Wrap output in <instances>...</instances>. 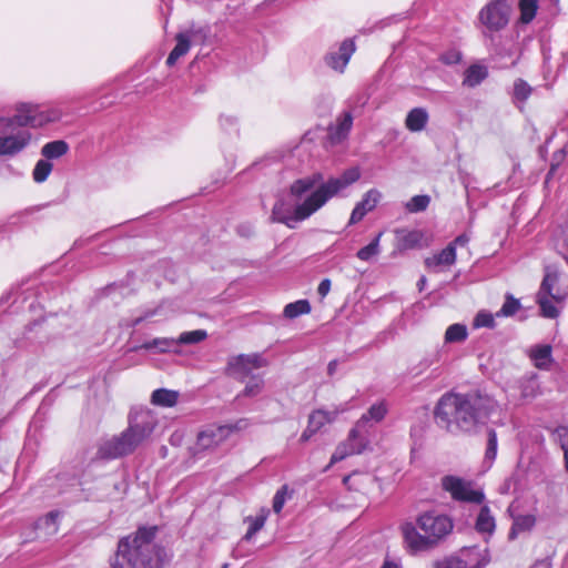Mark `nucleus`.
I'll return each mask as SVG.
<instances>
[{
    "label": "nucleus",
    "instance_id": "obj_1",
    "mask_svg": "<svg viewBox=\"0 0 568 568\" xmlns=\"http://www.w3.org/2000/svg\"><path fill=\"white\" fill-rule=\"evenodd\" d=\"M361 172L357 168L345 170L337 178L323 181L321 173L295 180L290 186V194L300 200L305 193L311 192L302 203L293 205L284 197H278L274 203L270 216L271 222L282 223L288 229H295L297 223L305 221L328 200L338 195L343 190L358 181Z\"/></svg>",
    "mask_w": 568,
    "mask_h": 568
},
{
    "label": "nucleus",
    "instance_id": "obj_2",
    "mask_svg": "<svg viewBox=\"0 0 568 568\" xmlns=\"http://www.w3.org/2000/svg\"><path fill=\"white\" fill-rule=\"evenodd\" d=\"M493 397L481 390L445 393L434 408L436 425L453 435L475 434L495 409Z\"/></svg>",
    "mask_w": 568,
    "mask_h": 568
},
{
    "label": "nucleus",
    "instance_id": "obj_3",
    "mask_svg": "<svg viewBox=\"0 0 568 568\" xmlns=\"http://www.w3.org/2000/svg\"><path fill=\"white\" fill-rule=\"evenodd\" d=\"M158 526H141L128 536L119 539L112 568H164L172 554L159 544H154Z\"/></svg>",
    "mask_w": 568,
    "mask_h": 568
},
{
    "label": "nucleus",
    "instance_id": "obj_4",
    "mask_svg": "<svg viewBox=\"0 0 568 568\" xmlns=\"http://www.w3.org/2000/svg\"><path fill=\"white\" fill-rule=\"evenodd\" d=\"M404 546L409 555L416 556L437 548L453 531V519L436 510L419 514L416 523H405L400 527Z\"/></svg>",
    "mask_w": 568,
    "mask_h": 568
},
{
    "label": "nucleus",
    "instance_id": "obj_5",
    "mask_svg": "<svg viewBox=\"0 0 568 568\" xmlns=\"http://www.w3.org/2000/svg\"><path fill=\"white\" fill-rule=\"evenodd\" d=\"M14 110L12 116H0V142H29L33 138L31 129L60 118L59 111L29 102L18 103Z\"/></svg>",
    "mask_w": 568,
    "mask_h": 568
},
{
    "label": "nucleus",
    "instance_id": "obj_6",
    "mask_svg": "<svg viewBox=\"0 0 568 568\" xmlns=\"http://www.w3.org/2000/svg\"><path fill=\"white\" fill-rule=\"evenodd\" d=\"M153 429L154 425L148 416L130 418L125 430L99 444L94 459L111 460L132 454Z\"/></svg>",
    "mask_w": 568,
    "mask_h": 568
},
{
    "label": "nucleus",
    "instance_id": "obj_7",
    "mask_svg": "<svg viewBox=\"0 0 568 568\" xmlns=\"http://www.w3.org/2000/svg\"><path fill=\"white\" fill-rule=\"evenodd\" d=\"M490 561L488 550L478 547L463 548L456 554L436 559L432 568H485Z\"/></svg>",
    "mask_w": 568,
    "mask_h": 568
},
{
    "label": "nucleus",
    "instance_id": "obj_8",
    "mask_svg": "<svg viewBox=\"0 0 568 568\" xmlns=\"http://www.w3.org/2000/svg\"><path fill=\"white\" fill-rule=\"evenodd\" d=\"M513 8L511 0H490L478 13V20L485 28L484 33H494L507 27Z\"/></svg>",
    "mask_w": 568,
    "mask_h": 568
},
{
    "label": "nucleus",
    "instance_id": "obj_9",
    "mask_svg": "<svg viewBox=\"0 0 568 568\" xmlns=\"http://www.w3.org/2000/svg\"><path fill=\"white\" fill-rule=\"evenodd\" d=\"M443 490L449 493L450 497L456 501L473 503L480 505L485 500V495L481 490H474L471 483L454 476L445 475L440 479Z\"/></svg>",
    "mask_w": 568,
    "mask_h": 568
},
{
    "label": "nucleus",
    "instance_id": "obj_10",
    "mask_svg": "<svg viewBox=\"0 0 568 568\" xmlns=\"http://www.w3.org/2000/svg\"><path fill=\"white\" fill-rule=\"evenodd\" d=\"M352 125L353 118L346 112L336 120V123L329 128L328 132L323 128L310 130L304 134L302 142H314L326 138H329V142H341L347 138Z\"/></svg>",
    "mask_w": 568,
    "mask_h": 568
},
{
    "label": "nucleus",
    "instance_id": "obj_11",
    "mask_svg": "<svg viewBox=\"0 0 568 568\" xmlns=\"http://www.w3.org/2000/svg\"><path fill=\"white\" fill-rule=\"evenodd\" d=\"M356 50L353 39H345L342 41L337 49H332L324 57V61L332 70L344 73L352 55Z\"/></svg>",
    "mask_w": 568,
    "mask_h": 568
},
{
    "label": "nucleus",
    "instance_id": "obj_12",
    "mask_svg": "<svg viewBox=\"0 0 568 568\" xmlns=\"http://www.w3.org/2000/svg\"><path fill=\"white\" fill-rule=\"evenodd\" d=\"M558 282V268L554 265H546L544 267V278L537 294L549 295L554 302L562 303L567 297V293H560L559 290H555Z\"/></svg>",
    "mask_w": 568,
    "mask_h": 568
},
{
    "label": "nucleus",
    "instance_id": "obj_13",
    "mask_svg": "<svg viewBox=\"0 0 568 568\" xmlns=\"http://www.w3.org/2000/svg\"><path fill=\"white\" fill-rule=\"evenodd\" d=\"M382 199V193L376 189L368 190L362 201H359L352 211L348 224L353 225L361 222L364 216L372 212Z\"/></svg>",
    "mask_w": 568,
    "mask_h": 568
},
{
    "label": "nucleus",
    "instance_id": "obj_14",
    "mask_svg": "<svg viewBox=\"0 0 568 568\" xmlns=\"http://www.w3.org/2000/svg\"><path fill=\"white\" fill-rule=\"evenodd\" d=\"M202 32H203L202 29H199V30L189 29L184 32H180L179 34H176V44H175L174 49L171 51V53L169 54V57L166 59V64L169 67H172L178 62V60L181 57L185 55L191 48V42L193 40H195Z\"/></svg>",
    "mask_w": 568,
    "mask_h": 568
},
{
    "label": "nucleus",
    "instance_id": "obj_15",
    "mask_svg": "<svg viewBox=\"0 0 568 568\" xmlns=\"http://www.w3.org/2000/svg\"><path fill=\"white\" fill-rule=\"evenodd\" d=\"M227 439L223 425H210L197 434L196 446L204 450L219 446Z\"/></svg>",
    "mask_w": 568,
    "mask_h": 568
},
{
    "label": "nucleus",
    "instance_id": "obj_16",
    "mask_svg": "<svg viewBox=\"0 0 568 568\" xmlns=\"http://www.w3.org/2000/svg\"><path fill=\"white\" fill-rule=\"evenodd\" d=\"M366 427L367 415H363L348 433L346 442L351 444L354 454H362L369 445Z\"/></svg>",
    "mask_w": 568,
    "mask_h": 568
},
{
    "label": "nucleus",
    "instance_id": "obj_17",
    "mask_svg": "<svg viewBox=\"0 0 568 568\" xmlns=\"http://www.w3.org/2000/svg\"><path fill=\"white\" fill-rule=\"evenodd\" d=\"M251 373L252 369L248 363H246V355L244 354L231 357L225 367V374L227 376H231L241 382L248 377Z\"/></svg>",
    "mask_w": 568,
    "mask_h": 568
},
{
    "label": "nucleus",
    "instance_id": "obj_18",
    "mask_svg": "<svg viewBox=\"0 0 568 568\" xmlns=\"http://www.w3.org/2000/svg\"><path fill=\"white\" fill-rule=\"evenodd\" d=\"M456 262V252L453 245H447L439 253L425 258V266L437 271L440 266H452Z\"/></svg>",
    "mask_w": 568,
    "mask_h": 568
},
{
    "label": "nucleus",
    "instance_id": "obj_19",
    "mask_svg": "<svg viewBox=\"0 0 568 568\" xmlns=\"http://www.w3.org/2000/svg\"><path fill=\"white\" fill-rule=\"evenodd\" d=\"M488 75V70L483 64H471L464 72L463 85L467 88H475L479 85Z\"/></svg>",
    "mask_w": 568,
    "mask_h": 568
},
{
    "label": "nucleus",
    "instance_id": "obj_20",
    "mask_svg": "<svg viewBox=\"0 0 568 568\" xmlns=\"http://www.w3.org/2000/svg\"><path fill=\"white\" fill-rule=\"evenodd\" d=\"M396 247L400 251L412 250L420 244L423 234L419 231H396Z\"/></svg>",
    "mask_w": 568,
    "mask_h": 568
},
{
    "label": "nucleus",
    "instance_id": "obj_21",
    "mask_svg": "<svg viewBox=\"0 0 568 568\" xmlns=\"http://www.w3.org/2000/svg\"><path fill=\"white\" fill-rule=\"evenodd\" d=\"M179 392L166 389V388H159L155 389L151 395V403L154 406L160 407H173L176 405L179 400Z\"/></svg>",
    "mask_w": 568,
    "mask_h": 568
},
{
    "label": "nucleus",
    "instance_id": "obj_22",
    "mask_svg": "<svg viewBox=\"0 0 568 568\" xmlns=\"http://www.w3.org/2000/svg\"><path fill=\"white\" fill-rule=\"evenodd\" d=\"M496 527L495 518L491 515L490 508L485 505L480 508L476 523L475 528L480 534H493Z\"/></svg>",
    "mask_w": 568,
    "mask_h": 568
},
{
    "label": "nucleus",
    "instance_id": "obj_23",
    "mask_svg": "<svg viewBox=\"0 0 568 568\" xmlns=\"http://www.w3.org/2000/svg\"><path fill=\"white\" fill-rule=\"evenodd\" d=\"M535 524L536 517L532 515H519L515 517L508 534V539L514 540L520 532L530 531Z\"/></svg>",
    "mask_w": 568,
    "mask_h": 568
},
{
    "label": "nucleus",
    "instance_id": "obj_24",
    "mask_svg": "<svg viewBox=\"0 0 568 568\" xmlns=\"http://www.w3.org/2000/svg\"><path fill=\"white\" fill-rule=\"evenodd\" d=\"M536 302L539 306L540 315L545 318H557L560 314L559 308L552 303L549 295L536 294Z\"/></svg>",
    "mask_w": 568,
    "mask_h": 568
},
{
    "label": "nucleus",
    "instance_id": "obj_25",
    "mask_svg": "<svg viewBox=\"0 0 568 568\" xmlns=\"http://www.w3.org/2000/svg\"><path fill=\"white\" fill-rule=\"evenodd\" d=\"M427 120L428 114L426 110L416 108L408 113L406 118V125L410 131H419L425 126Z\"/></svg>",
    "mask_w": 568,
    "mask_h": 568
},
{
    "label": "nucleus",
    "instance_id": "obj_26",
    "mask_svg": "<svg viewBox=\"0 0 568 568\" xmlns=\"http://www.w3.org/2000/svg\"><path fill=\"white\" fill-rule=\"evenodd\" d=\"M312 307L307 300H298L293 303H288L283 311V315L286 318L293 320L300 315L308 314Z\"/></svg>",
    "mask_w": 568,
    "mask_h": 568
},
{
    "label": "nucleus",
    "instance_id": "obj_27",
    "mask_svg": "<svg viewBox=\"0 0 568 568\" xmlns=\"http://www.w3.org/2000/svg\"><path fill=\"white\" fill-rule=\"evenodd\" d=\"M551 346L538 345L531 352V357L535 361L536 367L542 369L547 368L551 362Z\"/></svg>",
    "mask_w": 568,
    "mask_h": 568
},
{
    "label": "nucleus",
    "instance_id": "obj_28",
    "mask_svg": "<svg viewBox=\"0 0 568 568\" xmlns=\"http://www.w3.org/2000/svg\"><path fill=\"white\" fill-rule=\"evenodd\" d=\"M468 336L467 327L464 324H453L448 326L445 332V342L446 343H460L464 342Z\"/></svg>",
    "mask_w": 568,
    "mask_h": 568
},
{
    "label": "nucleus",
    "instance_id": "obj_29",
    "mask_svg": "<svg viewBox=\"0 0 568 568\" xmlns=\"http://www.w3.org/2000/svg\"><path fill=\"white\" fill-rule=\"evenodd\" d=\"M539 8V0H519L520 21L529 23L534 20Z\"/></svg>",
    "mask_w": 568,
    "mask_h": 568
},
{
    "label": "nucleus",
    "instance_id": "obj_30",
    "mask_svg": "<svg viewBox=\"0 0 568 568\" xmlns=\"http://www.w3.org/2000/svg\"><path fill=\"white\" fill-rule=\"evenodd\" d=\"M207 333L205 329H195L191 332H183L176 338L178 346L179 345H193L203 342L206 339Z\"/></svg>",
    "mask_w": 568,
    "mask_h": 568
},
{
    "label": "nucleus",
    "instance_id": "obj_31",
    "mask_svg": "<svg viewBox=\"0 0 568 568\" xmlns=\"http://www.w3.org/2000/svg\"><path fill=\"white\" fill-rule=\"evenodd\" d=\"M69 150V144H44L41 150V155L47 161L51 162L52 160L59 159L67 154Z\"/></svg>",
    "mask_w": 568,
    "mask_h": 568
},
{
    "label": "nucleus",
    "instance_id": "obj_32",
    "mask_svg": "<svg viewBox=\"0 0 568 568\" xmlns=\"http://www.w3.org/2000/svg\"><path fill=\"white\" fill-rule=\"evenodd\" d=\"M176 346H178V342L174 338H154L150 342L144 343L141 346V348L158 349L160 353H165Z\"/></svg>",
    "mask_w": 568,
    "mask_h": 568
},
{
    "label": "nucleus",
    "instance_id": "obj_33",
    "mask_svg": "<svg viewBox=\"0 0 568 568\" xmlns=\"http://www.w3.org/2000/svg\"><path fill=\"white\" fill-rule=\"evenodd\" d=\"M497 433L494 428L487 429V447L485 452V463H488L489 466L494 463L497 456Z\"/></svg>",
    "mask_w": 568,
    "mask_h": 568
},
{
    "label": "nucleus",
    "instance_id": "obj_34",
    "mask_svg": "<svg viewBox=\"0 0 568 568\" xmlns=\"http://www.w3.org/2000/svg\"><path fill=\"white\" fill-rule=\"evenodd\" d=\"M52 168H53L52 163L47 161L45 159L39 160L33 169V172H32L33 180L37 183L44 182L48 179L49 174L51 173Z\"/></svg>",
    "mask_w": 568,
    "mask_h": 568
},
{
    "label": "nucleus",
    "instance_id": "obj_35",
    "mask_svg": "<svg viewBox=\"0 0 568 568\" xmlns=\"http://www.w3.org/2000/svg\"><path fill=\"white\" fill-rule=\"evenodd\" d=\"M521 307L519 300L515 298L511 294H506L505 302L501 308L496 313V316H513Z\"/></svg>",
    "mask_w": 568,
    "mask_h": 568
},
{
    "label": "nucleus",
    "instance_id": "obj_36",
    "mask_svg": "<svg viewBox=\"0 0 568 568\" xmlns=\"http://www.w3.org/2000/svg\"><path fill=\"white\" fill-rule=\"evenodd\" d=\"M382 233H378L375 239L357 251L356 256L362 261H369L373 256H376L379 253V239Z\"/></svg>",
    "mask_w": 568,
    "mask_h": 568
},
{
    "label": "nucleus",
    "instance_id": "obj_37",
    "mask_svg": "<svg viewBox=\"0 0 568 568\" xmlns=\"http://www.w3.org/2000/svg\"><path fill=\"white\" fill-rule=\"evenodd\" d=\"M429 203V195H415L406 203L405 207L410 213H418L425 211L428 207Z\"/></svg>",
    "mask_w": 568,
    "mask_h": 568
},
{
    "label": "nucleus",
    "instance_id": "obj_38",
    "mask_svg": "<svg viewBox=\"0 0 568 568\" xmlns=\"http://www.w3.org/2000/svg\"><path fill=\"white\" fill-rule=\"evenodd\" d=\"M331 418L328 413L324 410H315L308 416L307 425L313 428L316 433L326 424L329 423Z\"/></svg>",
    "mask_w": 568,
    "mask_h": 568
},
{
    "label": "nucleus",
    "instance_id": "obj_39",
    "mask_svg": "<svg viewBox=\"0 0 568 568\" xmlns=\"http://www.w3.org/2000/svg\"><path fill=\"white\" fill-rule=\"evenodd\" d=\"M246 521L250 523V527L245 534V536L243 537L244 540H250L257 531H260L265 521H266V514H262V515H258V516H255V517H247L246 518Z\"/></svg>",
    "mask_w": 568,
    "mask_h": 568
},
{
    "label": "nucleus",
    "instance_id": "obj_40",
    "mask_svg": "<svg viewBox=\"0 0 568 568\" xmlns=\"http://www.w3.org/2000/svg\"><path fill=\"white\" fill-rule=\"evenodd\" d=\"M263 387L264 381L260 376H252L243 390V396L254 397L262 392Z\"/></svg>",
    "mask_w": 568,
    "mask_h": 568
},
{
    "label": "nucleus",
    "instance_id": "obj_41",
    "mask_svg": "<svg viewBox=\"0 0 568 568\" xmlns=\"http://www.w3.org/2000/svg\"><path fill=\"white\" fill-rule=\"evenodd\" d=\"M349 445L351 444L347 443L346 440L341 443L333 453L329 465H334L338 462H342L346 457L354 455V449H352Z\"/></svg>",
    "mask_w": 568,
    "mask_h": 568
},
{
    "label": "nucleus",
    "instance_id": "obj_42",
    "mask_svg": "<svg viewBox=\"0 0 568 568\" xmlns=\"http://www.w3.org/2000/svg\"><path fill=\"white\" fill-rule=\"evenodd\" d=\"M496 325L494 316L491 313L486 311H480L476 314L473 326L475 328L479 327H487V328H494Z\"/></svg>",
    "mask_w": 568,
    "mask_h": 568
},
{
    "label": "nucleus",
    "instance_id": "obj_43",
    "mask_svg": "<svg viewBox=\"0 0 568 568\" xmlns=\"http://www.w3.org/2000/svg\"><path fill=\"white\" fill-rule=\"evenodd\" d=\"M237 118L234 114L221 113L219 116V125L225 132L237 131Z\"/></svg>",
    "mask_w": 568,
    "mask_h": 568
},
{
    "label": "nucleus",
    "instance_id": "obj_44",
    "mask_svg": "<svg viewBox=\"0 0 568 568\" xmlns=\"http://www.w3.org/2000/svg\"><path fill=\"white\" fill-rule=\"evenodd\" d=\"M531 93V87L524 80L518 79L514 84V97L519 101H525Z\"/></svg>",
    "mask_w": 568,
    "mask_h": 568
},
{
    "label": "nucleus",
    "instance_id": "obj_45",
    "mask_svg": "<svg viewBox=\"0 0 568 568\" xmlns=\"http://www.w3.org/2000/svg\"><path fill=\"white\" fill-rule=\"evenodd\" d=\"M387 413V409L383 403L374 404L369 407L367 413V423L369 420H375L376 423L381 422Z\"/></svg>",
    "mask_w": 568,
    "mask_h": 568
},
{
    "label": "nucleus",
    "instance_id": "obj_46",
    "mask_svg": "<svg viewBox=\"0 0 568 568\" xmlns=\"http://www.w3.org/2000/svg\"><path fill=\"white\" fill-rule=\"evenodd\" d=\"M566 158V150L565 148L556 151L554 154H552V159H551V162H550V169L546 175V183L551 179V176L555 174L556 170L559 168V165L561 164V162L565 160Z\"/></svg>",
    "mask_w": 568,
    "mask_h": 568
},
{
    "label": "nucleus",
    "instance_id": "obj_47",
    "mask_svg": "<svg viewBox=\"0 0 568 568\" xmlns=\"http://www.w3.org/2000/svg\"><path fill=\"white\" fill-rule=\"evenodd\" d=\"M439 60L447 65L457 64L462 60V52L455 48L448 49L440 54Z\"/></svg>",
    "mask_w": 568,
    "mask_h": 568
},
{
    "label": "nucleus",
    "instance_id": "obj_48",
    "mask_svg": "<svg viewBox=\"0 0 568 568\" xmlns=\"http://www.w3.org/2000/svg\"><path fill=\"white\" fill-rule=\"evenodd\" d=\"M287 485H283L275 494L273 498V510L276 514H280L284 507L286 495H287Z\"/></svg>",
    "mask_w": 568,
    "mask_h": 568
},
{
    "label": "nucleus",
    "instance_id": "obj_49",
    "mask_svg": "<svg viewBox=\"0 0 568 568\" xmlns=\"http://www.w3.org/2000/svg\"><path fill=\"white\" fill-rule=\"evenodd\" d=\"M248 426L250 420L247 418H240L234 423L223 425L224 429L226 430L227 438L230 437L231 434L244 430Z\"/></svg>",
    "mask_w": 568,
    "mask_h": 568
},
{
    "label": "nucleus",
    "instance_id": "obj_50",
    "mask_svg": "<svg viewBox=\"0 0 568 568\" xmlns=\"http://www.w3.org/2000/svg\"><path fill=\"white\" fill-rule=\"evenodd\" d=\"M246 363H248L251 369H253V368H262V367H266L268 365L267 359L264 358L260 354L246 355Z\"/></svg>",
    "mask_w": 568,
    "mask_h": 568
},
{
    "label": "nucleus",
    "instance_id": "obj_51",
    "mask_svg": "<svg viewBox=\"0 0 568 568\" xmlns=\"http://www.w3.org/2000/svg\"><path fill=\"white\" fill-rule=\"evenodd\" d=\"M27 144H0V156H13Z\"/></svg>",
    "mask_w": 568,
    "mask_h": 568
},
{
    "label": "nucleus",
    "instance_id": "obj_52",
    "mask_svg": "<svg viewBox=\"0 0 568 568\" xmlns=\"http://www.w3.org/2000/svg\"><path fill=\"white\" fill-rule=\"evenodd\" d=\"M558 3L559 0H539V8L549 14H555L558 11Z\"/></svg>",
    "mask_w": 568,
    "mask_h": 568
},
{
    "label": "nucleus",
    "instance_id": "obj_53",
    "mask_svg": "<svg viewBox=\"0 0 568 568\" xmlns=\"http://www.w3.org/2000/svg\"><path fill=\"white\" fill-rule=\"evenodd\" d=\"M329 290H331V281L328 278L322 280L317 287V293L322 297H325L328 294Z\"/></svg>",
    "mask_w": 568,
    "mask_h": 568
},
{
    "label": "nucleus",
    "instance_id": "obj_54",
    "mask_svg": "<svg viewBox=\"0 0 568 568\" xmlns=\"http://www.w3.org/2000/svg\"><path fill=\"white\" fill-rule=\"evenodd\" d=\"M156 313V310H152V311H148L145 312L142 316H139L136 318H134L130 326L131 327H136L138 325H140L143 321H145L146 318L153 316L154 314Z\"/></svg>",
    "mask_w": 568,
    "mask_h": 568
},
{
    "label": "nucleus",
    "instance_id": "obj_55",
    "mask_svg": "<svg viewBox=\"0 0 568 568\" xmlns=\"http://www.w3.org/2000/svg\"><path fill=\"white\" fill-rule=\"evenodd\" d=\"M237 234L243 237H250L253 234V227L250 224H241L236 229Z\"/></svg>",
    "mask_w": 568,
    "mask_h": 568
},
{
    "label": "nucleus",
    "instance_id": "obj_56",
    "mask_svg": "<svg viewBox=\"0 0 568 568\" xmlns=\"http://www.w3.org/2000/svg\"><path fill=\"white\" fill-rule=\"evenodd\" d=\"M469 242V236L465 233L458 235L453 242H450L448 245H453L456 250V246H464Z\"/></svg>",
    "mask_w": 568,
    "mask_h": 568
},
{
    "label": "nucleus",
    "instance_id": "obj_57",
    "mask_svg": "<svg viewBox=\"0 0 568 568\" xmlns=\"http://www.w3.org/2000/svg\"><path fill=\"white\" fill-rule=\"evenodd\" d=\"M315 434H316V432L307 425V427L302 433L300 440L302 443H306Z\"/></svg>",
    "mask_w": 568,
    "mask_h": 568
},
{
    "label": "nucleus",
    "instance_id": "obj_58",
    "mask_svg": "<svg viewBox=\"0 0 568 568\" xmlns=\"http://www.w3.org/2000/svg\"><path fill=\"white\" fill-rule=\"evenodd\" d=\"M561 448L564 450L565 468L568 473V436L567 439L561 443Z\"/></svg>",
    "mask_w": 568,
    "mask_h": 568
},
{
    "label": "nucleus",
    "instance_id": "obj_59",
    "mask_svg": "<svg viewBox=\"0 0 568 568\" xmlns=\"http://www.w3.org/2000/svg\"><path fill=\"white\" fill-rule=\"evenodd\" d=\"M337 366H338V361L337 359H333V361H331L328 363V365H327V374H328V376H333L336 373Z\"/></svg>",
    "mask_w": 568,
    "mask_h": 568
},
{
    "label": "nucleus",
    "instance_id": "obj_60",
    "mask_svg": "<svg viewBox=\"0 0 568 568\" xmlns=\"http://www.w3.org/2000/svg\"><path fill=\"white\" fill-rule=\"evenodd\" d=\"M43 323V320H36L32 323L26 326L24 334L27 335L29 332H32L34 327L40 326Z\"/></svg>",
    "mask_w": 568,
    "mask_h": 568
},
{
    "label": "nucleus",
    "instance_id": "obj_61",
    "mask_svg": "<svg viewBox=\"0 0 568 568\" xmlns=\"http://www.w3.org/2000/svg\"><path fill=\"white\" fill-rule=\"evenodd\" d=\"M382 568H400V566L394 561L385 560Z\"/></svg>",
    "mask_w": 568,
    "mask_h": 568
},
{
    "label": "nucleus",
    "instance_id": "obj_62",
    "mask_svg": "<svg viewBox=\"0 0 568 568\" xmlns=\"http://www.w3.org/2000/svg\"><path fill=\"white\" fill-rule=\"evenodd\" d=\"M530 568H549V564L545 560H539Z\"/></svg>",
    "mask_w": 568,
    "mask_h": 568
},
{
    "label": "nucleus",
    "instance_id": "obj_63",
    "mask_svg": "<svg viewBox=\"0 0 568 568\" xmlns=\"http://www.w3.org/2000/svg\"><path fill=\"white\" fill-rule=\"evenodd\" d=\"M425 284H426V278H425V276H422V277L419 278L418 283H417L418 290H419V291H423V290H424Z\"/></svg>",
    "mask_w": 568,
    "mask_h": 568
},
{
    "label": "nucleus",
    "instance_id": "obj_64",
    "mask_svg": "<svg viewBox=\"0 0 568 568\" xmlns=\"http://www.w3.org/2000/svg\"><path fill=\"white\" fill-rule=\"evenodd\" d=\"M58 516V514L53 513V511H50L47 516H45V519L47 521L51 520V521H54L55 517Z\"/></svg>",
    "mask_w": 568,
    "mask_h": 568
}]
</instances>
